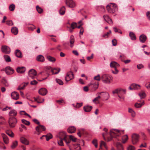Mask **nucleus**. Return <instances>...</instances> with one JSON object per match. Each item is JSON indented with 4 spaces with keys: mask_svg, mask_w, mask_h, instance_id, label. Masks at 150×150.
<instances>
[{
    "mask_svg": "<svg viewBox=\"0 0 150 150\" xmlns=\"http://www.w3.org/2000/svg\"><path fill=\"white\" fill-rule=\"evenodd\" d=\"M103 130L105 132V133L102 134V136L104 139L108 142H109L112 140L113 137L116 138V137L119 136L121 134L120 131L118 129H111L110 131V137H107V138H106L105 136L107 135L108 134L107 131L108 129L106 128H105L103 129Z\"/></svg>",
    "mask_w": 150,
    "mask_h": 150,
    "instance_id": "obj_1",
    "label": "nucleus"
},
{
    "mask_svg": "<svg viewBox=\"0 0 150 150\" xmlns=\"http://www.w3.org/2000/svg\"><path fill=\"white\" fill-rule=\"evenodd\" d=\"M106 8L108 11L110 13H114L118 9L117 5L113 3H110L108 5Z\"/></svg>",
    "mask_w": 150,
    "mask_h": 150,
    "instance_id": "obj_2",
    "label": "nucleus"
},
{
    "mask_svg": "<svg viewBox=\"0 0 150 150\" xmlns=\"http://www.w3.org/2000/svg\"><path fill=\"white\" fill-rule=\"evenodd\" d=\"M101 80L105 83L109 84L110 83L111 76L108 74H104L101 77Z\"/></svg>",
    "mask_w": 150,
    "mask_h": 150,
    "instance_id": "obj_3",
    "label": "nucleus"
},
{
    "mask_svg": "<svg viewBox=\"0 0 150 150\" xmlns=\"http://www.w3.org/2000/svg\"><path fill=\"white\" fill-rule=\"evenodd\" d=\"M17 122L16 119L13 117H10L8 119V123L11 128L14 127Z\"/></svg>",
    "mask_w": 150,
    "mask_h": 150,
    "instance_id": "obj_4",
    "label": "nucleus"
},
{
    "mask_svg": "<svg viewBox=\"0 0 150 150\" xmlns=\"http://www.w3.org/2000/svg\"><path fill=\"white\" fill-rule=\"evenodd\" d=\"M58 137H59V139H62L67 144L68 146L70 142V141L68 140L67 141V135H66V133L64 132H59L58 135Z\"/></svg>",
    "mask_w": 150,
    "mask_h": 150,
    "instance_id": "obj_5",
    "label": "nucleus"
},
{
    "mask_svg": "<svg viewBox=\"0 0 150 150\" xmlns=\"http://www.w3.org/2000/svg\"><path fill=\"white\" fill-rule=\"evenodd\" d=\"M112 93L114 94L116 93L118 95L123 96L126 93V90L121 88H117L113 91Z\"/></svg>",
    "mask_w": 150,
    "mask_h": 150,
    "instance_id": "obj_6",
    "label": "nucleus"
},
{
    "mask_svg": "<svg viewBox=\"0 0 150 150\" xmlns=\"http://www.w3.org/2000/svg\"><path fill=\"white\" fill-rule=\"evenodd\" d=\"M4 70L6 74L8 75H11L13 74L14 72V70L10 66H7L6 67Z\"/></svg>",
    "mask_w": 150,
    "mask_h": 150,
    "instance_id": "obj_7",
    "label": "nucleus"
},
{
    "mask_svg": "<svg viewBox=\"0 0 150 150\" xmlns=\"http://www.w3.org/2000/svg\"><path fill=\"white\" fill-rule=\"evenodd\" d=\"M1 49V51L4 53L6 54H9L11 52V49L6 45H3L2 46Z\"/></svg>",
    "mask_w": 150,
    "mask_h": 150,
    "instance_id": "obj_8",
    "label": "nucleus"
},
{
    "mask_svg": "<svg viewBox=\"0 0 150 150\" xmlns=\"http://www.w3.org/2000/svg\"><path fill=\"white\" fill-rule=\"evenodd\" d=\"M99 82L96 81H92L88 85L89 86H91L92 89L94 91L97 89L98 87Z\"/></svg>",
    "mask_w": 150,
    "mask_h": 150,
    "instance_id": "obj_9",
    "label": "nucleus"
},
{
    "mask_svg": "<svg viewBox=\"0 0 150 150\" xmlns=\"http://www.w3.org/2000/svg\"><path fill=\"white\" fill-rule=\"evenodd\" d=\"M139 135L136 134H134L132 135V142L133 144H136L139 141Z\"/></svg>",
    "mask_w": 150,
    "mask_h": 150,
    "instance_id": "obj_10",
    "label": "nucleus"
},
{
    "mask_svg": "<svg viewBox=\"0 0 150 150\" xmlns=\"http://www.w3.org/2000/svg\"><path fill=\"white\" fill-rule=\"evenodd\" d=\"M74 75L72 72L70 71L68 72L65 77V80L67 82L73 79L74 78Z\"/></svg>",
    "mask_w": 150,
    "mask_h": 150,
    "instance_id": "obj_11",
    "label": "nucleus"
},
{
    "mask_svg": "<svg viewBox=\"0 0 150 150\" xmlns=\"http://www.w3.org/2000/svg\"><path fill=\"white\" fill-rule=\"evenodd\" d=\"M35 129L38 132V134L39 135L42 132L41 130L42 131H45L46 130V128L44 126L39 125L36 127Z\"/></svg>",
    "mask_w": 150,
    "mask_h": 150,
    "instance_id": "obj_12",
    "label": "nucleus"
},
{
    "mask_svg": "<svg viewBox=\"0 0 150 150\" xmlns=\"http://www.w3.org/2000/svg\"><path fill=\"white\" fill-rule=\"evenodd\" d=\"M28 74L30 77H31L32 79H34L35 78V76L37 75V72L35 69H31L29 71Z\"/></svg>",
    "mask_w": 150,
    "mask_h": 150,
    "instance_id": "obj_13",
    "label": "nucleus"
},
{
    "mask_svg": "<svg viewBox=\"0 0 150 150\" xmlns=\"http://www.w3.org/2000/svg\"><path fill=\"white\" fill-rule=\"evenodd\" d=\"M65 3L69 7L73 8L75 6V3L72 0H66Z\"/></svg>",
    "mask_w": 150,
    "mask_h": 150,
    "instance_id": "obj_14",
    "label": "nucleus"
},
{
    "mask_svg": "<svg viewBox=\"0 0 150 150\" xmlns=\"http://www.w3.org/2000/svg\"><path fill=\"white\" fill-rule=\"evenodd\" d=\"M11 96L12 98L14 100H17L19 98V94L16 92L14 91L12 93Z\"/></svg>",
    "mask_w": 150,
    "mask_h": 150,
    "instance_id": "obj_15",
    "label": "nucleus"
},
{
    "mask_svg": "<svg viewBox=\"0 0 150 150\" xmlns=\"http://www.w3.org/2000/svg\"><path fill=\"white\" fill-rule=\"evenodd\" d=\"M48 69H51V71L53 74H58L60 71V69L59 68H54L53 69H52L50 67H48Z\"/></svg>",
    "mask_w": 150,
    "mask_h": 150,
    "instance_id": "obj_16",
    "label": "nucleus"
},
{
    "mask_svg": "<svg viewBox=\"0 0 150 150\" xmlns=\"http://www.w3.org/2000/svg\"><path fill=\"white\" fill-rule=\"evenodd\" d=\"M38 93L39 94L41 95L45 96L47 94V91L45 88H42L39 90Z\"/></svg>",
    "mask_w": 150,
    "mask_h": 150,
    "instance_id": "obj_17",
    "label": "nucleus"
},
{
    "mask_svg": "<svg viewBox=\"0 0 150 150\" xmlns=\"http://www.w3.org/2000/svg\"><path fill=\"white\" fill-rule=\"evenodd\" d=\"M16 71L18 73L22 74L25 71V68L24 67H18L16 69Z\"/></svg>",
    "mask_w": 150,
    "mask_h": 150,
    "instance_id": "obj_18",
    "label": "nucleus"
},
{
    "mask_svg": "<svg viewBox=\"0 0 150 150\" xmlns=\"http://www.w3.org/2000/svg\"><path fill=\"white\" fill-rule=\"evenodd\" d=\"M76 128L74 126L69 127L67 129V131L69 133H73L75 132Z\"/></svg>",
    "mask_w": 150,
    "mask_h": 150,
    "instance_id": "obj_19",
    "label": "nucleus"
},
{
    "mask_svg": "<svg viewBox=\"0 0 150 150\" xmlns=\"http://www.w3.org/2000/svg\"><path fill=\"white\" fill-rule=\"evenodd\" d=\"M1 83L2 84L6 87H7L9 86V83L7 80L4 77L1 80Z\"/></svg>",
    "mask_w": 150,
    "mask_h": 150,
    "instance_id": "obj_20",
    "label": "nucleus"
},
{
    "mask_svg": "<svg viewBox=\"0 0 150 150\" xmlns=\"http://www.w3.org/2000/svg\"><path fill=\"white\" fill-rule=\"evenodd\" d=\"M34 99L35 101L37 102L38 103H41L43 102L44 100V99H42L39 96H38L35 97H34Z\"/></svg>",
    "mask_w": 150,
    "mask_h": 150,
    "instance_id": "obj_21",
    "label": "nucleus"
},
{
    "mask_svg": "<svg viewBox=\"0 0 150 150\" xmlns=\"http://www.w3.org/2000/svg\"><path fill=\"white\" fill-rule=\"evenodd\" d=\"M15 55L18 57L21 58L22 57V54L21 52L19 50H16L15 52Z\"/></svg>",
    "mask_w": 150,
    "mask_h": 150,
    "instance_id": "obj_22",
    "label": "nucleus"
},
{
    "mask_svg": "<svg viewBox=\"0 0 150 150\" xmlns=\"http://www.w3.org/2000/svg\"><path fill=\"white\" fill-rule=\"evenodd\" d=\"M139 40L141 42L144 43L146 40L147 37L144 34L142 35L139 36Z\"/></svg>",
    "mask_w": 150,
    "mask_h": 150,
    "instance_id": "obj_23",
    "label": "nucleus"
},
{
    "mask_svg": "<svg viewBox=\"0 0 150 150\" xmlns=\"http://www.w3.org/2000/svg\"><path fill=\"white\" fill-rule=\"evenodd\" d=\"M93 108V107L91 106H89L88 105H87L83 107V110L86 112H90Z\"/></svg>",
    "mask_w": 150,
    "mask_h": 150,
    "instance_id": "obj_24",
    "label": "nucleus"
},
{
    "mask_svg": "<svg viewBox=\"0 0 150 150\" xmlns=\"http://www.w3.org/2000/svg\"><path fill=\"white\" fill-rule=\"evenodd\" d=\"M75 42L74 38L73 35H71L70 38L69 42L70 44V47H72L74 46V44Z\"/></svg>",
    "mask_w": 150,
    "mask_h": 150,
    "instance_id": "obj_25",
    "label": "nucleus"
},
{
    "mask_svg": "<svg viewBox=\"0 0 150 150\" xmlns=\"http://www.w3.org/2000/svg\"><path fill=\"white\" fill-rule=\"evenodd\" d=\"M102 93H103V94L101 95L103 96L104 98L106 100H107L109 98V95L108 93L106 92H102L99 93L98 94H101Z\"/></svg>",
    "mask_w": 150,
    "mask_h": 150,
    "instance_id": "obj_26",
    "label": "nucleus"
},
{
    "mask_svg": "<svg viewBox=\"0 0 150 150\" xmlns=\"http://www.w3.org/2000/svg\"><path fill=\"white\" fill-rule=\"evenodd\" d=\"M21 142L25 144L28 145L29 144V142L28 140L24 137H22L20 138Z\"/></svg>",
    "mask_w": 150,
    "mask_h": 150,
    "instance_id": "obj_27",
    "label": "nucleus"
},
{
    "mask_svg": "<svg viewBox=\"0 0 150 150\" xmlns=\"http://www.w3.org/2000/svg\"><path fill=\"white\" fill-rule=\"evenodd\" d=\"M36 60L38 61L43 62L45 61V58L42 55H39L37 57Z\"/></svg>",
    "mask_w": 150,
    "mask_h": 150,
    "instance_id": "obj_28",
    "label": "nucleus"
},
{
    "mask_svg": "<svg viewBox=\"0 0 150 150\" xmlns=\"http://www.w3.org/2000/svg\"><path fill=\"white\" fill-rule=\"evenodd\" d=\"M17 114V112L15 110H12L9 112V115L10 117H13L16 116Z\"/></svg>",
    "mask_w": 150,
    "mask_h": 150,
    "instance_id": "obj_29",
    "label": "nucleus"
},
{
    "mask_svg": "<svg viewBox=\"0 0 150 150\" xmlns=\"http://www.w3.org/2000/svg\"><path fill=\"white\" fill-rule=\"evenodd\" d=\"M2 136L4 143L6 144H7L8 143L9 140L7 136L5 134H2Z\"/></svg>",
    "mask_w": 150,
    "mask_h": 150,
    "instance_id": "obj_30",
    "label": "nucleus"
},
{
    "mask_svg": "<svg viewBox=\"0 0 150 150\" xmlns=\"http://www.w3.org/2000/svg\"><path fill=\"white\" fill-rule=\"evenodd\" d=\"M28 84V82L23 83L18 87L17 89L18 90H20L24 89Z\"/></svg>",
    "mask_w": 150,
    "mask_h": 150,
    "instance_id": "obj_31",
    "label": "nucleus"
},
{
    "mask_svg": "<svg viewBox=\"0 0 150 150\" xmlns=\"http://www.w3.org/2000/svg\"><path fill=\"white\" fill-rule=\"evenodd\" d=\"M11 32L14 35H16L18 33V29L16 27H13L11 29Z\"/></svg>",
    "mask_w": 150,
    "mask_h": 150,
    "instance_id": "obj_32",
    "label": "nucleus"
},
{
    "mask_svg": "<svg viewBox=\"0 0 150 150\" xmlns=\"http://www.w3.org/2000/svg\"><path fill=\"white\" fill-rule=\"evenodd\" d=\"M144 104V100L142 101L141 103H136L135 105V107L137 108H139L141 107Z\"/></svg>",
    "mask_w": 150,
    "mask_h": 150,
    "instance_id": "obj_33",
    "label": "nucleus"
},
{
    "mask_svg": "<svg viewBox=\"0 0 150 150\" xmlns=\"http://www.w3.org/2000/svg\"><path fill=\"white\" fill-rule=\"evenodd\" d=\"M65 12V6H62L59 10V13L61 15H63Z\"/></svg>",
    "mask_w": 150,
    "mask_h": 150,
    "instance_id": "obj_34",
    "label": "nucleus"
},
{
    "mask_svg": "<svg viewBox=\"0 0 150 150\" xmlns=\"http://www.w3.org/2000/svg\"><path fill=\"white\" fill-rule=\"evenodd\" d=\"M119 64L115 62H112L110 64V66L112 68H115L118 66Z\"/></svg>",
    "mask_w": 150,
    "mask_h": 150,
    "instance_id": "obj_35",
    "label": "nucleus"
},
{
    "mask_svg": "<svg viewBox=\"0 0 150 150\" xmlns=\"http://www.w3.org/2000/svg\"><path fill=\"white\" fill-rule=\"evenodd\" d=\"M116 146L117 150H123V146L120 143H117L116 144Z\"/></svg>",
    "mask_w": 150,
    "mask_h": 150,
    "instance_id": "obj_36",
    "label": "nucleus"
},
{
    "mask_svg": "<svg viewBox=\"0 0 150 150\" xmlns=\"http://www.w3.org/2000/svg\"><path fill=\"white\" fill-rule=\"evenodd\" d=\"M47 58L49 61L52 62H54L56 61V59L55 58L50 56H48Z\"/></svg>",
    "mask_w": 150,
    "mask_h": 150,
    "instance_id": "obj_37",
    "label": "nucleus"
},
{
    "mask_svg": "<svg viewBox=\"0 0 150 150\" xmlns=\"http://www.w3.org/2000/svg\"><path fill=\"white\" fill-rule=\"evenodd\" d=\"M4 57L5 59V60L7 62H10L11 61V59L10 57L7 55H4Z\"/></svg>",
    "mask_w": 150,
    "mask_h": 150,
    "instance_id": "obj_38",
    "label": "nucleus"
},
{
    "mask_svg": "<svg viewBox=\"0 0 150 150\" xmlns=\"http://www.w3.org/2000/svg\"><path fill=\"white\" fill-rule=\"evenodd\" d=\"M139 95L140 97V99H141L144 98L146 96L145 93L143 91H142L140 92L139 93Z\"/></svg>",
    "mask_w": 150,
    "mask_h": 150,
    "instance_id": "obj_39",
    "label": "nucleus"
},
{
    "mask_svg": "<svg viewBox=\"0 0 150 150\" xmlns=\"http://www.w3.org/2000/svg\"><path fill=\"white\" fill-rule=\"evenodd\" d=\"M129 36L131 38V39L132 40H135L136 39V36L134 33L132 32H130Z\"/></svg>",
    "mask_w": 150,
    "mask_h": 150,
    "instance_id": "obj_40",
    "label": "nucleus"
},
{
    "mask_svg": "<svg viewBox=\"0 0 150 150\" xmlns=\"http://www.w3.org/2000/svg\"><path fill=\"white\" fill-rule=\"evenodd\" d=\"M132 86L133 87L134 89H138L140 88V86L139 85L137 84H132Z\"/></svg>",
    "mask_w": 150,
    "mask_h": 150,
    "instance_id": "obj_41",
    "label": "nucleus"
},
{
    "mask_svg": "<svg viewBox=\"0 0 150 150\" xmlns=\"http://www.w3.org/2000/svg\"><path fill=\"white\" fill-rule=\"evenodd\" d=\"M6 133L11 137H12L14 136V134L13 132L10 130L6 131Z\"/></svg>",
    "mask_w": 150,
    "mask_h": 150,
    "instance_id": "obj_42",
    "label": "nucleus"
},
{
    "mask_svg": "<svg viewBox=\"0 0 150 150\" xmlns=\"http://www.w3.org/2000/svg\"><path fill=\"white\" fill-rule=\"evenodd\" d=\"M15 8V6L14 4H12L9 6V9L10 11H13Z\"/></svg>",
    "mask_w": 150,
    "mask_h": 150,
    "instance_id": "obj_43",
    "label": "nucleus"
},
{
    "mask_svg": "<svg viewBox=\"0 0 150 150\" xmlns=\"http://www.w3.org/2000/svg\"><path fill=\"white\" fill-rule=\"evenodd\" d=\"M128 112L131 114L132 115L133 117L135 116V112L132 108H129Z\"/></svg>",
    "mask_w": 150,
    "mask_h": 150,
    "instance_id": "obj_44",
    "label": "nucleus"
},
{
    "mask_svg": "<svg viewBox=\"0 0 150 150\" xmlns=\"http://www.w3.org/2000/svg\"><path fill=\"white\" fill-rule=\"evenodd\" d=\"M18 145V142L17 141L13 142L11 145V148L12 149L15 148Z\"/></svg>",
    "mask_w": 150,
    "mask_h": 150,
    "instance_id": "obj_45",
    "label": "nucleus"
},
{
    "mask_svg": "<svg viewBox=\"0 0 150 150\" xmlns=\"http://www.w3.org/2000/svg\"><path fill=\"white\" fill-rule=\"evenodd\" d=\"M36 9L38 12L39 13H41L43 12V9L38 6H36Z\"/></svg>",
    "mask_w": 150,
    "mask_h": 150,
    "instance_id": "obj_46",
    "label": "nucleus"
},
{
    "mask_svg": "<svg viewBox=\"0 0 150 150\" xmlns=\"http://www.w3.org/2000/svg\"><path fill=\"white\" fill-rule=\"evenodd\" d=\"M102 146H103L105 148L107 149V147L104 141H101L100 142V149H102Z\"/></svg>",
    "mask_w": 150,
    "mask_h": 150,
    "instance_id": "obj_47",
    "label": "nucleus"
},
{
    "mask_svg": "<svg viewBox=\"0 0 150 150\" xmlns=\"http://www.w3.org/2000/svg\"><path fill=\"white\" fill-rule=\"evenodd\" d=\"M122 142L123 143H125L126 141L128 139V137L127 135H125L124 136L122 137Z\"/></svg>",
    "mask_w": 150,
    "mask_h": 150,
    "instance_id": "obj_48",
    "label": "nucleus"
},
{
    "mask_svg": "<svg viewBox=\"0 0 150 150\" xmlns=\"http://www.w3.org/2000/svg\"><path fill=\"white\" fill-rule=\"evenodd\" d=\"M74 148L76 150H81V147L79 144H76L74 145Z\"/></svg>",
    "mask_w": 150,
    "mask_h": 150,
    "instance_id": "obj_49",
    "label": "nucleus"
},
{
    "mask_svg": "<svg viewBox=\"0 0 150 150\" xmlns=\"http://www.w3.org/2000/svg\"><path fill=\"white\" fill-rule=\"evenodd\" d=\"M21 121H22V122L23 124H25L26 125H29L30 124V122H29L28 121H27L25 120L22 119V120Z\"/></svg>",
    "mask_w": 150,
    "mask_h": 150,
    "instance_id": "obj_50",
    "label": "nucleus"
},
{
    "mask_svg": "<svg viewBox=\"0 0 150 150\" xmlns=\"http://www.w3.org/2000/svg\"><path fill=\"white\" fill-rule=\"evenodd\" d=\"M46 140L47 141H48L50 139L52 138V136L51 134H50L47 135H46Z\"/></svg>",
    "mask_w": 150,
    "mask_h": 150,
    "instance_id": "obj_51",
    "label": "nucleus"
},
{
    "mask_svg": "<svg viewBox=\"0 0 150 150\" xmlns=\"http://www.w3.org/2000/svg\"><path fill=\"white\" fill-rule=\"evenodd\" d=\"M59 140L58 141V144L61 146H63L64 145L63 140H64L62 139H59Z\"/></svg>",
    "mask_w": 150,
    "mask_h": 150,
    "instance_id": "obj_52",
    "label": "nucleus"
},
{
    "mask_svg": "<svg viewBox=\"0 0 150 150\" xmlns=\"http://www.w3.org/2000/svg\"><path fill=\"white\" fill-rule=\"evenodd\" d=\"M69 139L73 142H76V138L75 137L72 135H70L69 136Z\"/></svg>",
    "mask_w": 150,
    "mask_h": 150,
    "instance_id": "obj_53",
    "label": "nucleus"
},
{
    "mask_svg": "<svg viewBox=\"0 0 150 150\" xmlns=\"http://www.w3.org/2000/svg\"><path fill=\"white\" fill-rule=\"evenodd\" d=\"M93 79L95 80L100 81L101 79V77H100V75L98 74L97 76H95Z\"/></svg>",
    "mask_w": 150,
    "mask_h": 150,
    "instance_id": "obj_54",
    "label": "nucleus"
},
{
    "mask_svg": "<svg viewBox=\"0 0 150 150\" xmlns=\"http://www.w3.org/2000/svg\"><path fill=\"white\" fill-rule=\"evenodd\" d=\"M56 81L59 85H63V82L60 79H56Z\"/></svg>",
    "mask_w": 150,
    "mask_h": 150,
    "instance_id": "obj_55",
    "label": "nucleus"
},
{
    "mask_svg": "<svg viewBox=\"0 0 150 150\" xmlns=\"http://www.w3.org/2000/svg\"><path fill=\"white\" fill-rule=\"evenodd\" d=\"M6 24L7 25H13V23L12 21L11 20H8L6 21Z\"/></svg>",
    "mask_w": 150,
    "mask_h": 150,
    "instance_id": "obj_56",
    "label": "nucleus"
},
{
    "mask_svg": "<svg viewBox=\"0 0 150 150\" xmlns=\"http://www.w3.org/2000/svg\"><path fill=\"white\" fill-rule=\"evenodd\" d=\"M92 143L94 145L95 147L96 148L98 147L97 141L96 139H94L92 141Z\"/></svg>",
    "mask_w": 150,
    "mask_h": 150,
    "instance_id": "obj_57",
    "label": "nucleus"
},
{
    "mask_svg": "<svg viewBox=\"0 0 150 150\" xmlns=\"http://www.w3.org/2000/svg\"><path fill=\"white\" fill-rule=\"evenodd\" d=\"M77 23L75 22L72 23L71 25V27L72 29H74L76 27Z\"/></svg>",
    "mask_w": 150,
    "mask_h": 150,
    "instance_id": "obj_58",
    "label": "nucleus"
},
{
    "mask_svg": "<svg viewBox=\"0 0 150 150\" xmlns=\"http://www.w3.org/2000/svg\"><path fill=\"white\" fill-rule=\"evenodd\" d=\"M111 33V30H109L108 32L104 34L102 36V37L103 38H105V37L107 36V37H108V35Z\"/></svg>",
    "mask_w": 150,
    "mask_h": 150,
    "instance_id": "obj_59",
    "label": "nucleus"
},
{
    "mask_svg": "<svg viewBox=\"0 0 150 150\" xmlns=\"http://www.w3.org/2000/svg\"><path fill=\"white\" fill-rule=\"evenodd\" d=\"M135 149V147L132 145H129L127 149V150H134Z\"/></svg>",
    "mask_w": 150,
    "mask_h": 150,
    "instance_id": "obj_60",
    "label": "nucleus"
},
{
    "mask_svg": "<svg viewBox=\"0 0 150 150\" xmlns=\"http://www.w3.org/2000/svg\"><path fill=\"white\" fill-rule=\"evenodd\" d=\"M103 18L104 20L106 21H108L109 20V19H110V18L107 15H105L103 16Z\"/></svg>",
    "mask_w": 150,
    "mask_h": 150,
    "instance_id": "obj_61",
    "label": "nucleus"
},
{
    "mask_svg": "<svg viewBox=\"0 0 150 150\" xmlns=\"http://www.w3.org/2000/svg\"><path fill=\"white\" fill-rule=\"evenodd\" d=\"M144 67L143 65L142 64H138L137 65V67L139 69H140Z\"/></svg>",
    "mask_w": 150,
    "mask_h": 150,
    "instance_id": "obj_62",
    "label": "nucleus"
},
{
    "mask_svg": "<svg viewBox=\"0 0 150 150\" xmlns=\"http://www.w3.org/2000/svg\"><path fill=\"white\" fill-rule=\"evenodd\" d=\"M20 113L21 115H24L28 116V114L26 113L24 111H21L20 112Z\"/></svg>",
    "mask_w": 150,
    "mask_h": 150,
    "instance_id": "obj_63",
    "label": "nucleus"
},
{
    "mask_svg": "<svg viewBox=\"0 0 150 150\" xmlns=\"http://www.w3.org/2000/svg\"><path fill=\"white\" fill-rule=\"evenodd\" d=\"M112 45L113 46H115L117 45V41L115 39L112 40Z\"/></svg>",
    "mask_w": 150,
    "mask_h": 150,
    "instance_id": "obj_64",
    "label": "nucleus"
}]
</instances>
